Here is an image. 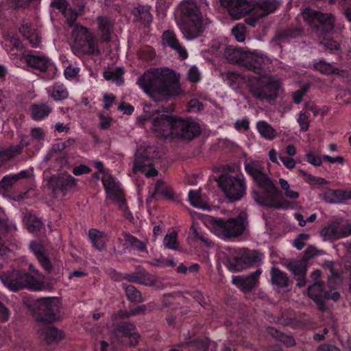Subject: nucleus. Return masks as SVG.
I'll return each instance as SVG.
<instances>
[{
    "mask_svg": "<svg viewBox=\"0 0 351 351\" xmlns=\"http://www.w3.org/2000/svg\"><path fill=\"white\" fill-rule=\"evenodd\" d=\"M245 170L262 189L261 193L254 191V201L263 206L277 209H287L291 204L286 199L278 200L280 192L276 184L268 176L264 162L251 160L245 162Z\"/></svg>",
    "mask_w": 351,
    "mask_h": 351,
    "instance_id": "2",
    "label": "nucleus"
},
{
    "mask_svg": "<svg viewBox=\"0 0 351 351\" xmlns=\"http://www.w3.org/2000/svg\"><path fill=\"white\" fill-rule=\"evenodd\" d=\"M19 59L27 64L41 72H45L52 67L51 60L45 55H35L32 53H23L19 56Z\"/></svg>",
    "mask_w": 351,
    "mask_h": 351,
    "instance_id": "20",
    "label": "nucleus"
},
{
    "mask_svg": "<svg viewBox=\"0 0 351 351\" xmlns=\"http://www.w3.org/2000/svg\"><path fill=\"white\" fill-rule=\"evenodd\" d=\"M188 80L193 83H197L200 80L201 73L195 66H191L187 73Z\"/></svg>",
    "mask_w": 351,
    "mask_h": 351,
    "instance_id": "56",
    "label": "nucleus"
},
{
    "mask_svg": "<svg viewBox=\"0 0 351 351\" xmlns=\"http://www.w3.org/2000/svg\"><path fill=\"white\" fill-rule=\"evenodd\" d=\"M176 117L162 114L153 119L152 130L154 133L160 137L173 138V125Z\"/></svg>",
    "mask_w": 351,
    "mask_h": 351,
    "instance_id": "17",
    "label": "nucleus"
},
{
    "mask_svg": "<svg viewBox=\"0 0 351 351\" xmlns=\"http://www.w3.org/2000/svg\"><path fill=\"white\" fill-rule=\"evenodd\" d=\"M256 128L261 136L267 140H273L276 136V130L265 121H258Z\"/></svg>",
    "mask_w": 351,
    "mask_h": 351,
    "instance_id": "38",
    "label": "nucleus"
},
{
    "mask_svg": "<svg viewBox=\"0 0 351 351\" xmlns=\"http://www.w3.org/2000/svg\"><path fill=\"white\" fill-rule=\"evenodd\" d=\"M280 5L278 0H252V16L258 20L274 12Z\"/></svg>",
    "mask_w": 351,
    "mask_h": 351,
    "instance_id": "19",
    "label": "nucleus"
},
{
    "mask_svg": "<svg viewBox=\"0 0 351 351\" xmlns=\"http://www.w3.org/2000/svg\"><path fill=\"white\" fill-rule=\"evenodd\" d=\"M88 237L93 246L95 249L101 251L105 248V244L107 239L103 232L99 231L96 229H90L88 232Z\"/></svg>",
    "mask_w": 351,
    "mask_h": 351,
    "instance_id": "30",
    "label": "nucleus"
},
{
    "mask_svg": "<svg viewBox=\"0 0 351 351\" xmlns=\"http://www.w3.org/2000/svg\"><path fill=\"white\" fill-rule=\"evenodd\" d=\"M3 284L10 290L17 291L23 289V271L14 270L0 276Z\"/></svg>",
    "mask_w": 351,
    "mask_h": 351,
    "instance_id": "22",
    "label": "nucleus"
},
{
    "mask_svg": "<svg viewBox=\"0 0 351 351\" xmlns=\"http://www.w3.org/2000/svg\"><path fill=\"white\" fill-rule=\"evenodd\" d=\"M305 21L319 33V36L332 30L335 19L330 14H323L311 8H306L302 13Z\"/></svg>",
    "mask_w": 351,
    "mask_h": 351,
    "instance_id": "9",
    "label": "nucleus"
},
{
    "mask_svg": "<svg viewBox=\"0 0 351 351\" xmlns=\"http://www.w3.org/2000/svg\"><path fill=\"white\" fill-rule=\"evenodd\" d=\"M173 138L191 141L201 134L199 124L191 118L176 117L173 125Z\"/></svg>",
    "mask_w": 351,
    "mask_h": 351,
    "instance_id": "11",
    "label": "nucleus"
},
{
    "mask_svg": "<svg viewBox=\"0 0 351 351\" xmlns=\"http://www.w3.org/2000/svg\"><path fill=\"white\" fill-rule=\"evenodd\" d=\"M137 84L154 101L169 100L182 94L179 75L165 68H153L138 78Z\"/></svg>",
    "mask_w": 351,
    "mask_h": 351,
    "instance_id": "1",
    "label": "nucleus"
},
{
    "mask_svg": "<svg viewBox=\"0 0 351 351\" xmlns=\"http://www.w3.org/2000/svg\"><path fill=\"white\" fill-rule=\"evenodd\" d=\"M279 184L283 191V195L290 199H297L300 193L298 191L291 189L288 182L284 178L279 179Z\"/></svg>",
    "mask_w": 351,
    "mask_h": 351,
    "instance_id": "48",
    "label": "nucleus"
},
{
    "mask_svg": "<svg viewBox=\"0 0 351 351\" xmlns=\"http://www.w3.org/2000/svg\"><path fill=\"white\" fill-rule=\"evenodd\" d=\"M38 332L40 340L47 344L58 342L62 340L64 337L61 330L52 326H43L39 329Z\"/></svg>",
    "mask_w": 351,
    "mask_h": 351,
    "instance_id": "24",
    "label": "nucleus"
},
{
    "mask_svg": "<svg viewBox=\"0 0 351 351\" xmlns=\"http://www.w3.org/2000/svg\"><path fill=\"white\" fill-rule=\"evenodd\" d=\"M98 27L101 32L103 41L106 43L109 42L113 27L112 22L106 17L99 16Z\"/></svg>",
    "mask_w": 351,
    "mask_h": 351,
    "instance_id": "31",
    "label": "nucleus"
},
{
    "mask_svg": "<svg viewBox=\"0 0 351 351\" xmlns=\"http://www.w3.org/2000/svg\"><path fill=\"white\" fill-rule=\"evenodd\" d=\"M247 88L254 98L271 101L278 97L280 84L275 77L264 73L258 77H249Z\"/></svg>",
    "mask_w": 351,
    "mask_h": 351,
    "instance_id": "4",
    "label": "nucleus"
},
{
    "mask_svg": "<svg viewBox=\"0 0 351 351\" xmlns=\"http://www.w3.org/2000/svg\"><path fill=\"white\" fill-rule=\"evenodd\" d=\"M156 156L154 148L149 146H141L137 149L134 162V171L144 173L147 177H154L158 174L154 167L152 159Z\"/></svg>",
    "mask_w": 351,
    "mask_h": 351,
    "instance_id": "10",
    "label": "nucleus"
},
{
    "mask_svg": "<svg viewBox=\"0 0 351 351\" xmlns=\"http://www.w3.org/2000/svg\"><path fill=\"white\" fill-rule=\"evenodd\" d=\"M99 126L102 130H108L111 126L112 118L105 116L103 112L99 114Z\"/></svg>",
    "mask_w": 351,
    "mask_h": 351,
    "instance_id": "58",
    "label": "nucleus"
},
{
    "mask_svg": "<svg viewBox=\"0 0 351 351\" xmlns=\"http://www.w3.org/2000/svg\"><path fill=\"white\" fill-rule=\"evenodd\" d=\"M157 195H162L167 199L173 198L172 189L160 179L156 182L152 197H154Z\"/></svg>",
    "mask_w": 351,
    "mask_h": 351,
    "instance_id": "34",
    "label": "nucleus"
},
{
    "mask_svg": "<svg viewBox=\"0 0 351 351\" xmlns=\"http://www.w3.org/2000/svg\"><path fill=\"white\" fill-rule=\"evenodd\" d=\"M25 221L30 232L37 233L43 228V221L32 213H28L25 215Z\"/></svg>",
    "mask_w": 351,
    "mask_h": 351,
    "instance_id": "41",
    "label": "nucleus"
},
{
    "mask_svg": "<svg viewBox=\"0 0 351 351\" xmlns=\"http://www.w3.org/2000/svg\"><path fill=\"white\" fill-rule=\"evenodd\" d=\"M178 234L175 231H172L167 234L163 241V244L166 248L173 250H179V244L177 241Z\"/></svg>",
    "mask_w": 351,
    "mask_h": 351,
    "instance_id": "50",
    "label": "nucleus"
},
{
    "mask_svg": "<svg viewBox=\"0 0 351 351\" xmlns=\"http://www.w3.org/2000/svg\"><path fill=\"white\" fill-rule=\"evenodd\" d=\"M150 7L147 5H141L134 8L132 14L137 21H140L144 25L149 24L152 21V15L150 13Z\"/></svg>",
    "mask_w": 351,
    "mask_h": 351,
    "instance_id": "29",
    "label": "nucleus"
},
{
    "mask_svg": "<svg viewBox=\"0 0 351 351\" xmlns=\"http://www.w3.org/2000/svg\"><path fill=\"white\" fill-rule=\"evenodd\" d=\"M102 182L104 185L108 197L117 202L120 209L124 212L125 217L131 221L133 219V216L128 209L125 199L119 184L116 182L114 179L110 176H104Z\"/></svg>",
    "mask_w": 351,
    "mask_h": 351,
    "instance_id": "13",
    "label": "nucleus"
},
{
    "mask_svg": "<svg viewBox=\"0 0 351 351\" xmlns=\"http://www.w3.org/2000/svg\"><path fill=\"white\" fill-rule=\"evenodd\" d=\"M286 267L289 269L295 276L306 275V265L300 261H290L286 264Z\"/></svg>",
    "mask_w": 351,
    "mask_h": 351,
    "instance_id": "46",
    "label": "nucleus"
},
{
    "mask_svg": "<svg viewBox=\"0 0 351 351\" xmlns=\"http://www.w3.org/2000/svg\"><path fill=\"white\" fill-rule=\"evenodd\" d=\"M23 145H12L0 151V167L5 162L21 154Z\"/></svg>",
    "mask_w": 351,
    "mask_h": 351,
    "instance_id": "40",
    "label": "nucleus"
},
{
    "mask_svg": "<svg viewBox=\"0 0 351 351\" xmlns=\"http://www.w3.org/2000/svg\"><path fill=\"white\" fill-rule=\"evenodd\" d=\"M11 315L10 309L0 301V322H5L8 321Z\"/></svg>",
    "mask_w": 351,
    "mask_h": 351,
    "instance_id": "61",
    "label": "nucleus"
},
{
    "mask_svg": "<svg viewBox=\"0 0 351 351\" xmlns=\"http://www.w3.org/2000/svg\"><path fill=\"white\" fill-rule=\"evenodd\" d=\"M247 217V214L242 212L234 218L215 219L213 221V231L223 239L239 237L244 233L248 226Z\"/></svg>",
    "mask_w": 351,
    "mask_h": 351,
    "instance_id": "6",
    "label": "nucleus"
},
{
    "mask_svg": "<svg viewBox=\"0 0 351 351\" xmlns=\"http://www.w3.org/2000/svg\"><path fill=\"white\" fill-rule=\"evenodd\" d=\"M243 259L245 265V268L250 267L256 263L261 261L262 254L257 251H250L245 248H241Z\"/></svg>",
    "mask_w": 351,
    "mask_h": 351,
    "instance_id": "39",
    "label": "nucleus"
},
{
    "mask_svg": "<svg viewBox=\"0 0 351 351\" xmlns=\"http://www.w3.org/2000/svg\"><path fill=\"white\" fill-rule=\"evenodd\" d=\"M125 245L139 252H145L147 250V240L141 241L130 234L124 235Z\"/></svg>",
    "mask_w": 351,
    "mask_h": 351,
    "instance_id": "42",
    "label": "nucleus"
},
{
    "mask_svg": "<svg viewBox=\"0 0 351 351\" xmlns=\"http://www.w3.org/2000/svg\"><path fill=\"white\" fill-rule=\"evenodd\" d=\"M80 71V69L77 66H68L64 72L66 79L71 80L75 78Z\"/></svg>",
    "mask_w": 351,
    "mask_h": 351,
    "instance_id": "62",
    "label": "nucleus"
},
{
    "mask_svg": "<svg viewBox=\"0 0 351 351\" xmlns=\"http://www.w3.org/2000/svg\"><path fill=\"white\" fill-rule=\"evenodd\" d=\"M189 351H207L208 348V341L203 339L190 342L187 344Z\"/></svg>",
    "mask_w": 351,
    "mask_h": 351,
    "instance_id": "53",
    "label": "nucleus"
},
{
    "mask_svg": "<svg viewBox=\"0 0 351 351\" xmlns=\"http://www.w3.org/2000/svg\"><path fill=\"white\" fill-rule=\"evenodd\" d=\"M49 96L55 101H61L69 97V91L65 86L60 82L55 83L48 89Z\"/></svg>",
    "mask_w": 351,
    "mask_h": 351,
    "instance_id": "32",
    "label": "nucleus"
},
{
    "mask_svg": "<svg viewBox=\"0 0 351 351\" xmlns=\"http://www.w3.org/2000/svg\"><path fill=\"white\" fill-rule=\"evenodd\" d=\"M232 34L239 42H243L245 39L244 28L243 25H238L232 28Z\"/></svg>",
    "mask_w": 351,
    "mask_h": 351,
    "instance_id": "59",
    "label": "nucleus"
},
{
    "mask_svg": "<svg viewBox=\"0 0 351 351\" xmlns=\"http://www.w3.org/2000/svg\"><path fill=\"white\" fill-rule=\"evenodd\" d=\"M269 332L280 341L283 342L286 346L291 347L295 345V340L291 336L280 333L273 328H269Z\"/></svg>",
    "mask_w": 351,
    "mask_h": 351,
    "instance_id": "52",
    "label": "nucleus"
},
{
    "mask_svg": "<svg viewBox=\"0 0 351 351\" xmlns=\"http://www.w3.org/2000/svg\"><path fill=\"white\" fill-rule=\"evenodd\" d=\"M261 273L262 270L258 269L249 275L233 276L231 282L243 292L250 293L258 285Z\"/></svg>",
    "mask_w": 351,
    "mask_h": 351,
    "instance_id": "18",
    "label": "nucleus"
},
{
    "mask_svg": "<svg viewBox=\"0 0 351 351\" xmlns=\"http://www.w3.org/2000/svg\"><path fill=\"white\" fill-rule=\"evenodd\" d=\"M31 136L36 141H40L44 140L45 133L40 128H33L31 129Z\"/></svg>",
    "mask_w": 351,
    "mask_h": 351,
    "instance_id": "64",
    "label": "nucleus"
},
{
    "mask_svg": "<svg viewBox=\"0 0 351 351\" xmlns=\"http://www.w3.org/2000/svg\"><path fill=\"white\" fill-rule=\"evenodd\" d=\"M125 291L128 300L131 302L141 303L143 301L141 292L134 286L129 285L125 287Z\"/></svg>",
    "mask_w": 351,
    "mask_h": 351,
    "instance_id": "51",
    "label": "nucleus"
},
{
    "mask_svg": "<svg viewBox=\"0 0 351 351\" xmlns=\"http://www.w3.org/2000/svg\"><path fill=\"white\" fill-rule=\"evenodd\" d=\"M221 5L228 9L230 15L239 19L245 15L252 14V0H219Z\"/></svg>",
    "mask_w": 351,
    "mask_h": 351,
    "instance_id": "16",
    "label": "nucleus"
},
{
    "mask_svg": "<svg viewBox=\"0 0 351 351\" xmlns=\"http://www.w3.org/2000/svg\"><path fill=\"white\" fill-rule=\"evenodd\" d=\"M309 239L308 234H300L293 241V245L298 250H302L305 245V241Z\"/></svg>",
    "mask_w": 351,
    "mask_h": 351,
    "instance_id": "60",
    "label": "nucleus"
},
{
    "mask_svg": "<svg viewBox=\"0 0 351 351\" xmlns=\"http://www.w3.org/2000/svg\"><path fill=\"white\" fill-rule=\"evenodd\" d=\"M43 267L47 271L51 272L52 266L49 258L44 254H40L37 258Z\"/></svg>",
    "mask_w": 351,
    "mask_h": 351,
    "instance_id": "63",
    "label": "nucleus"
},
{
    "mask_svg": "<svg viewBox=\"0 0 351 351\" xmlns=\"http://www.w3.org/2000/svg\"><path fill=\"white\" fill-rule=\"evenodd\" d=\"M298 123L302 131H306L309 127V114L307 112H300L298 119Z\"/></svg>",
    "mask_w": 351,
    "mask_h": 351,
    "instance_id": "55",
    "label": "nucleus"
},
{
    "mask_svg": "<svg viewBox=\"0 0 351 351\" xmlns=\"http://www.w3.org/2000/svg\"><path fill=\"white\" fill-rule=\"evenodd\" d=\"M160 282V278L156 276L145 271L138 272V284L152 287L158 286Z\"/></svg>",
    "mask_w": 351,
    "mask_h": 351,
    "instance_id": "43",
    "label": "nucleus"
},
{
    "mask_svg": "<svg viewBox=\"0 0 351 351\" xmlns=\"http://www.w3.org/2000/svg\"><path fill=\"white\" fill-rule=\"evenodd\" d=\"M17 182L14 174L8 175L0 181V188L5 190L9 189L12 186Z\"/></svg>",
    "mask_w": 351,
    "mask_h": 351,
    "instance_id": "57",
    "label": "nucleus"
},
{
    "mask_svg": "<svg viewBox=\"0 0 351 351\" xmlns=\"http://www.w3.org/2000/svg\"><path fill=\"white\" fill-rule=\"evenodd\" d=\"M326 291L324 289V283H313L307 290L308 297L316 302L321 311H324L326 308L324 304Z\"/></svg>",
    "mask_w": 351,
    "mask_h": 351,
    "instance_id": "26",
    "label": "nucleus"
},
{
    "mask_svg": "<svg viewBox=\"0 0 351 351\" xmlns=\"http://www.w3.org/2000/svg\"><path fill=\"white\" fill-rule=\"evenodd\" d=\"M270 278L271 283L278 288H287L290 282L287 274L275 267L270 270Z\"/></svg>",
    "mask_w": 351,
    "mask_h": 351,
    "instance_id": "28",
    "label": "nucleus"
},
{
    "mask_svg": "<svg viewBox=\"0 0 351 351\" xmlns=\"http://www.w3.org/2000/svg\"><path fill=\"white\" fill-rule=\"evenodd\" d=\"M324 266L326 269L328 270V287L331 288H335L336 285L339 284L340 282L339 280V274L335 271L334 267V263L328 261L325 263Z\"/></svg>",
    "mask_w": 351,
    "mask_h": 351,
    "instance_id": "44",
    "label": "nucleus"
},
{
    "mask_svg": "<svg viewBox=\"0 0 351 351\" xmlns=\"http://www.w3.org/2000/svg\"><path fill=\"white\" fill-rule=\"evenodd\" d=\"M222 78L227 82L228 84L230 86L236 84L237 80L240 78V74L238 72L228 71L221 73Z\"/></svg>",
    "mask_w": 351,
    "mask_h": 351,
    "instance_id": "54",
    "label": "nucleus"
},
{
    "mask_svg": "<svg viewBox=\"0 0 351 351\" xmlns=\"http://www.w3.org/2000/svg\"><path fill=\"white\" fill-rule=\"evenodd\" d=\"M139 335L133 324L122 323L113 330L111 339L114 343L128 346H136L138 342Z\"/></svg>",
    "mask_w": 351,
    "mask_h": 351,
    "instance_id": "14",
    "label": "nucleus"
},
{
    "mask_svg": "<svg viewBox=\"0 0 351 351\" xmlns=\"http://www.w3.org/2000/svg\"><path fill=\"white\" fill-rule=\"evenodd\" d=\"M242 253L241 248L227 250L225 255V265L230 271L237 272L246 269L242 256L243 254Z\"/></svg>",
    "mask_w": 351,
    "mask_h": 351,
    "instance_id": "21",
    "label": "nucleus"
},
{
    "mask_svg": "<svg viewBox=\"0 0 351 351\" xmlns=\"http://www.w3.org/2000/svg\"><path fill=\"white\" fill-rule=\"evenodd\" d=\"M313 67L315 70L319 71L321 73L324 75L332 74L337 71L332 64L326 62L323 60L315 63Z\"/></svg>",
    "mask_w": 351,
    "mask_h": 351,
    "instance_id": "49",
    "label": "nucleus"
},
{
    "mask_svg": "<svg viewBox=\"0 0 351 351\" xmlns=\"http://www.w3.org/2000/svg\"><path fill=\"white\" fill-rule=\"evenodd\" d=\"M19 30L23 37L29 41L32 47H37L39 45L41 42L40 36L38 32L36 29H32L28 23L23 22Z\"/></svg>",
    "mask_w": 351,
    "mask_h": 351,
    "instance_id": "27",
    "label": "nucleus"
},
{
    "mask_svg": "<svg viewBox=\"0 0 351 351\" xmlns=\"http://www.w3.org/2000/svg\"><path fill=\"white\" fill-rule=\"evenodd\" d=\"M324 240L335 241L351 235V223L342 219L330 222L321 232Z\"/></svg>",
    "mask_w": 351,
    "mask_h": 351,
    "instance_id": "12",
    "label": "nucleus"
},
{
    "mask_svg": "<svg viewBox=\"0 0 351 351\" xmlns=\"http://www.w3.org/2000/svg\"><path fill=\"white\" fill-rule=\"evenodd\" d=\"M184 16L180 29L187 40L199 36L208 27L210 21L204 17L197 5L195 0H188L182 9Z\"/></svg>",
    "mask_w": 351,
    "mask_h": 351,
    "instance_id": "3",
    "label": "nucleus"
},
{
    "mask_svg": "<svg viewBox=\"0 0 351 351\" xmlns=\"http://www.w3.org/2000/svg\"><path fill=\"white\" fill-rule=\"evenodd\" d=\"M31 111L34 119L40 120L49 114L51 108L47 104H35L32 106Z\"/></svg>",
    "mask_w": 351,
    "mask_h": 351,
    "instance_id": "37",
    "label": "nucleus"
},
{
    "mask_svg": "<svg viewBox=\"0 0 351 351\" xmlns=\"http://www.w3.org/2000/svg\"><path fill=\"white\" fill-rule=\"evenodd\" d=\"M219 186L226 196L233 201L241 199L246 192V184L243 176H232L223 174L219 178Z\"/></svg>",
    "mask_w": 351,
    "mask_h": 351,
    "instance_id": "8",
    "label": "nucleus"
},
{
    "mask_svg": "<svg viewBox=\"0 0 351 351\" xmlns=\"http://www.w3.org/2000/svg\"><path fill=\"white\" fill-rule=\"evenodd\" d=\"M322 196V199L327 203L339 204L344 201V191L328 189Z\"/></svg>",
    "mask_w": 351,
    "mask_h": 351,
    "instance_id": "35",
    "label": "nucleus"
},
{
    "mask_svg": "<svg viewBox=\"0 0 351 351\" xmlns=\"http://www.w3.org/2000/svg\"><path fill=\"white\" fill-rule=\"evenodd\" d=\"M162 43L176 51L182 59L188 57L186 50L181 45L173 32L165 31L162 34Z\"/></svg>",
    "mask_w": 351,
    "mask_h": 351,
    "instance_id": "25",
    "label": "nucleus"
},
{
    "mask_svg": "<svg viewBox=\"0 0 351 351\" xmlns=\"http://www.w3.org/2000/svg\"><path fill=\"white\" fill-rule=\"evenodd\" d=\"M263 63L264 58L262 56H258L253 52L245 51L241 65L254 71L257 75H262L265 73L262 66Z\"/></svg>",
    "mask_w": 351,
    "mask_h": 351,
    "instance_id": "23",
    "label": "nucleus"
},
{
    "mask_svg": "<svg viewBox=\"0 0 351 351\" xmlns=\"http://www.w3.org/2000/svg\"><path fill=\"white\" fill-rule=\"evenodd\" d=\"M189 199L191 204L195 207L204 210L208 208L206 202L202 198L199 191H191L189 193Z\"/></svg>",
    "mask_w": 351,
    "mask_h": 351,
    "instance_id": "45",
    "label": "nucleus"
},
{
    "mask_svg": "<svg viewBox=\"0 0 351 351\" xmlns=\"http://www.w3.org/2000/svg\"><path fill=\"white\" fill-rule=\"evenodd\" d=\"M77 179L71 175L64 173L53 176L50 180V186L54 195H60L62 197L66 195L67 192L77 185Z\"/></svg>",
    "mask_w": 351,
    "mask_h": 351,
    "instance_id": "15",
    "label": "nucleus"
},
{
    "mask_svg": "<svg viewBox=\"0 0 351 351\" xmlns=\"http://www.w3.org/2000/svg\"><path fill=\"white\" fill-rule=\"evenodd\" d=\"M73 43L71 46L73 52L77 56L96 55L101 53L98 46V39L91 30L80 25H75L71 32Z\"/></svg>",
    "mask_w": 351,
    "mask_h": 351,
    "instance_id": "5",
    "label": "nucleus"
},
{
    "mask_svg": "<svg viewBox=\"0 0 351 351\" xmlns=\"http://www.w3.org/2000/svg\"><path fill=\"white\" fill-rule=\"evenodd\" d=\"M123 69L121 67L117 68L114 71H106L104 73V77L107 80H112L117 84L121 85L123 80L122 75Z\"/></svg>",
    "mask_w": 351,
    "mask_h": 351,
    "instance_id": "47",
    "label": "nucleus"
},
{
    "mask_svg": "<svg viewBox=\"0 0 351 351\" xmlns=\"http://www.w3.org/2000/svg\"><path fill=\"white\" fill-rule=\"evenodd\" d=\"M60 302L58 298L38 299L34 305L36 319L40 322H52L58 319Z\"/></svg>",
    "mask_w": 351,
    "mask_h": 351,
    "instance_id": "7",
    "label": "nucleus"
},
{
    "mask_svg": "<svg viewBox=\"0 0 351 351\" xmlns=\"http://www.w3.org/2000/svg\"><path fill=\"white\" fill-rule=\"evenodd\" d=\"M245 51L233 46H228L226 48L224 56L226 59L233 63L241 64Z\"/></svg>",
    "mask_w": 351,
    "mask_h": 351,
    "instance_id": "33",
    "label": "nucleus"
},
{
    "mask_svg": "<svg viewBox=\"0 0 351 351\" xmlns=\"http://www.w3.org/2000/svg\"><path fill=\"white\" fill-rule=\"evenodd\" d=\"M23 289L27 288L33 291H41L45 288L43 282L26 272H23Z\"/></svg>",
    "mask_w": 351,
    "mask_h": 351,
    "instance_id": "36",
    "label": "nucleus"
}]
</instances>
